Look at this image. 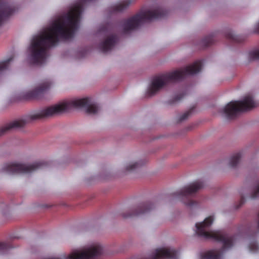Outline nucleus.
Instances as JSON below:
<instances>
[{"label": "nucleus", "instance_id": "28", "mask_svg": "<svg viewBox=\"0 0 259 259\" xmlns=\"http://www.w3.org/2000/svg\"><path fill=\"white\" fill-rule=\"evenodd\" d=\"M200 259H210V250L202 253Z\"/></svg>", "mask_w": 259, "mask_h": 259}, {"label": "nucleus", "instance_id": "21", "mask_svg": "<svg viewBox=\"0 0 259 259\" xmlns=\"http://www.w3.org/2000/svg\"><path fill=\"white\" fill-rule=\"evenodd\" d=\"M141 165H142V163L139 162L131 163L126 166V170L127 171H133L136 170V169L139 167Z\"/></svg>", "mask_w": 259, "mask_h": 259}, {"label": "nucleus", "instance_id": "3", "mask_svg": "<svg viewBox=\"0 0 259 259\" xmlns=\"http://www.w3.org/2000/svg\"><path fill=\"white\" fill-rule=\"evenodd\" d=\"M202 66L201 61L198 60L179 70L154 77L148 89L147 95L148 96H154L164 86L170 83L181 81L187 75L197 73L201 70Z\"/></svg>", "mask_w": 259, "mask_h": 259}, {"label": "nucleus", "instance_id": "6", "mask_svg": "<svg viewBox=\"0 0 259 259\" xmlns=\"http://www.w3.org/2000/svg\"><path fill=\"white\" fill-rule=\"evenodd\" d=\"M257 106V103L250 95L245 96L240 101H232L224 108L225 118L228 120L234 119L238 115L243 112L251 110Z\"/></svg>", "mask_w": 259, "mask_h": 259}, {"label": "nucleus", "instance_id": "12", "mask_svg": "<svg viewBox=\"0 0 259 259\" xmlns=\"http://www.w3.org/2000/svg\"><path fill=\"white\" fill-rule=\"evenodd\" d=\"M15 9L4 1L0 0V25L15 11Z\"/></svg>", "mask_w": 259, "mask_h": 259}, {"label": "nucleus", "instance_id": "27", "mask_svg": "<svg viewBox=\"0 0 259 259\" xmlns=\"http://www.w3.org/2000/svg\"><path fill=\"white\" fill-rule=\"evenodd\" d=\"M202 44L204 47L209 46L210 44V35H208L205 37L202 40Z\"/></svg>", "mask_w": 259, "mask_h": 259}, {"label": "nucleus", "instance_id": "11", "mask_svg": "<svg viewBox=\"0 0 259 259\" xmlns=\"http://www.w3.org/2000/svg\"><path fill=\"white\" fill-rule=\"evenodd\" d=\"M195 227V232L198 236L204 239L210 238V216L203 222L196 223Z\"/></svg>", "mask_w": 259, "mask_h": 259}, {"label": "nucleus", "instance_id": "15", "mask_svg": "<svg viewBox=\"0 0 259 259\" xmlns=\"http://www.w3.org/2000/svg\"><path fill=\"white\" fill-rule=\"evenodd\" d=\"M135 0H124L113 6L111 8V12H120L126 9Z\"/></svg>", "mask_w": 259, "mask_h": 259}, {"label": "nucleus", "instance_id": "23", "mask_svg": "<svg viewBox=\"0 0 259 259\" xmlns=\"http://www.w3.org/2000/svg\"><path fill=\"white\" fill-rule=\"evenodd\" d=\"M113 27L109 24H107L102 26L100 29V32H110L112 31Z\"/></svg>", "mask_w": 259, "mask_h": 259}, {"label": "nucleus", "instance_id": "2", "mask_svg": "<svg viewBox=\"0 0 259 259\" xmlns=\"http://www.w3.org/2000/svg\"><path fill=\"white\" fill-rule=\"evenodd\" d=\"M72 108H85L87 113L92 114H96L100 109L98 105L97 104L92 103L91 99L88 97L64 101L29 115L25 119L14 121L5 126L0 128V136L11 129L23 127L27 122L30 121L61 114L68 111Z\"/></svg>", "mask_w": 259, "mask_h": 259}, {"label": "nucleus", "instance_id": "32", "mask_svg": "<svg viewBox=\"0 0 259 259\" xmlns=\"http://www.w3.org/2000/svg\"><path fill=\"white\" fill-rule=\"evenodd\" d=\"M211 224L212 223V222H213V217L211 215Z\"/></svg>", "mask_w": 259, "mask_h": 259}, {"label": "nucleus", "instance_id": "31", "mask_svg": "<svg viewBox=\"0 0 259 259\" xmlns=\"http://www.w3.org/2000/svg\"><path fill=\"white\" fill-rule=\"evenodd\" d=\"M258 224H257V226H258V227L259 228V212H258Z\"/></svg>", "mask_w": 259, "mask_h": 259}, {"label": "nucleus", "instance_id": "20", "mask_svg": "<svg viewBox=\"0 0 259 259\" xmlns=\"http://www.w3.org/2000/svg\"><path fill=\"white\" fill-rule=\"evenodd\" d=\"M248 58L250 61L255 60H259V50L250 51L248 53Z\"/></svg>", "mask_w": 259, "mask_h": 259}, {"label": "nucleus", "instance_id": "17", "mask_svg": "<svg viewBox=\"0 0 259 259\" xmlns=\"http://www.w3.org/2000/svg\"><path fill=\"white\" fill-rule=\"evenodd\" d=\"M241 157V155L240 152L233 155L230 159L229 166L232 168L236 167L239 162Z\"/></svg>", "mask_w": 259, "mask_h": 259}, {"label": "nucleus", "instance_id": "14", "mask_svg": "<svg viewBox=\"0 0 259 259\" xmlns=\"http://www.w3.org/2000/svg\"><path fill=\"white\" fill-rule=\"evenodd\" d=\"M117 41L118 37L117 35L112 34L102 42L100 44L99 47L103 53H106L113 48Z\"/></svg>", "mask_w": 259, "mask_h": 259}, {"label": "nucleus", "instance_id": "22", "mask_svg": "<svg viewBox=\"0 0 259 259\" xmlns=\"http://www.w3.org/2000/svg\"><path fill=\"white\" fill-rule=\"evenodd\" d=\"M184 96L185 94L183 93H181L177 95L176 97L168 101L169 104L173 105L176 103L180 101L184 97Z\"/></svg>", "mask_w": 259, "mask_h": 259}, {"label": "nucleus", "instance_id": "16", "mask_svg": "<svg viewBox=\"0 0 259 259\" xmlns=\"http://www.w3.org/2000/svg\"><path fill=\"white\" fill-rule=\"evenodd\" d=\"M225 37L227 39L233 43H240L244 41L245 39L244 36L235 35L231 30H228L225 33Z\"/></svg>", "mask_w": 259, "mask_h": 259}, {"label": "nucleus", "instance_id": "10", "mask_svg": "<svg viewBox=\"0 0 259 259\" xmlns=\"http://www.w3.org/2000/svg\"><path fill=\"white\" fill-rule=\"evenodd\" d=\"M154 205L150 201H147L140 204L136 208L128 210L122 214L124 218L137 217L141 214H145L153 209Z\"/></svg>", "mask_w": 259, "mask_h": 259}, {"label": "nucleus", "instance_id": "9", "mask_svg": "<svg viewBox=\"0 0 259 259\" xmlns=\"http://www.w3.org/2000/svg\"><path fill=\"white\" fill-rule=\"evenodd\" d=\"M211 239H214L222 244V247L220 249H211V259H222L224 252L233 245V237L227 234L211 231Z\"/></svg>", "mask_w": 259, "mask_h": 259}, {"label": "nucleus", "instance_id": "4", "mask_svg": "<svg viewBox=\"0 0 259 259\" xmlns=\"http://www.w3.org/2000/svg\"><path fill=\"white\" fill-rule=\"evenodd\" d=\"M168 14V11L160 7L153 10H142L123 21V32L126 34L128 31L137 29L145 22L166 18Z\"/></svg>", "mask_w": 259, "mask_h": 259}, {"label": "nucleus", "instance_id": "1", "mask_svg": "<svg viewBox=\"0 0 259 259\" xmlns=\"http://www.w3.org/2000/svg\"><path fill=\"white\" fill-rule=\"evenodd\" d=\"M79 1L67 14L55 20L50 28L33 38L29 48L32 64H42L46 62L48 50L51 47L55 46L60 38L67 39L73 37L78 27L83 6L87 1Z\"/></svg>", "mask_w": 259, "mask_h": 259}, {"label": "nucleus", "instance_id": "13", "mask_svg": "<svg viewBox=\"0 0 259 259\" xmlns=\"http://www.w3.org/2000/svg\"><path fill=\"white\" fill-rule=\"evenodd\" d=\"M51 85V83L50 81H45L41 83L39 86L30 92L28 95L29 98L32 99H40L44 93L50 88Z\"/></svg>", "mask_w": 259, "mask_h": 259}, {"label": "nucleus", "instance_id": "29", "mask_svg": "<svg viewBox=\"0 0 259 259\" xmlns=\"http://www.w3.org/2000/svg\"><path fill=\"white\" fill-rule=\"evenodd\" d=\"M244 201H245V199H244V196H241L240 201V204L237 207L238 208L240 206H241L244 203Z\"/></svg>", "mask_w": 259, "mask_h": 259}, {"label": "nucleus", "instance_id": "26", "mask_svg": "<svg viewBox=\"0 0 259 259\" xmlns=\"http://www.w3.org/2000/svg\"><path fill=\"white\" fill-rule=\"evenodd\" d=\"M193 110V108L190 109L189 111L184 113L179 119V121H182L188 118L189 116L191 114V112Z\"/></svg>", "mask_w": 259, "mask_h": 259}, {"label": "nucleus", "instance_id": "5", "mask_svg": "<svg viewBox=\"0 0 259 259\" xmlns=\"http://www.w3.org/2000/svg\"><path fill=\"white\" fill-rule=\"evenodd\" d=\"M102 248L99 245L94 246L81 251H75L65 259H95L100 255ZM179 252L172 248H160L155 250L152 259H178Z\"/></svg>", "mask_w": 259, "mask_h": 259}, {"label": "nucleus", "instance_id": "18", "mask_svg": "<svg viewBox=\"0 0 259 259\" xmlns=\"http://www.w3.org/2000/svg\"><path fill=\"white\" fill-rule=\"evenodd\" d=\"M13 57H11L8 59L0 62V74L8 69L10 62L13 60Z\"/></svg>", "mask_w": 259, "mask_h": 259}, {"label": "nucleus", "instance_id": "25", "mask_svg": "<svg viewBox=\"0 0 259 259\" xmlns=\"http://www.w3.org/2000/svg\"><path fill=\"white\" fill-rule=\"evenodd\" d=\"M259 196V183L254 188L253 192L250 196V198L254 199Z\"/></svg>", "mask_w": 259, "mask_h": 259}, {"label": "nucleus", "instance_id": "19", "mask_svg": "<svg viewBox=\"0 0 259 259\" xmlns=\"http://www.w3.org/2000/svg\"><path fill=\"white\" fill-rule=\"evenodd\" d=\"M13 248L10 243L0 242V253H5L10 249Z\"/></svg>", "mask_w": 259, "mask_h": 259}, {"label": "nucleus", "instance_id": "30", "mask_svg": "<svg viewBox=\"0 0 259 259\" xmlns=\"http://www.w3.org/2000/svg\"><path fill=\"white\" fill-rule=\"evenodd\" d=\"M213 34L211 33V45L213 43Z\"/></svg>", "mask_w": 259, "mask_h": 259}, {"label": "nucleus", "instance_id": "24", "mask_svg": "<svg viewBox=\"0 0 259 259\" xmlns=\"http://www.w3.org/2000/svg\"><path fill=\"white\" fill-rule=\"evenodd\" d=\"M249 249L252 252H256L258 249V246L256 241H253L250 243Z\"/></svg>", "mask_w": 259, "mask_h": 259}, {"label": "nucleus", "instance_id": "8", "mask_svg": "<svg viewBox=\"0 0 259 259\" xmlns=\"http://www.w3.org/2000/svg\"><path fill=\"white\" fill-rule=\"evenodd\" d=\"M46 164L43 161L35 162L30 165L16 163H7L4 166L2 171L11 175L29 174L42 168Z\"/></svg>", "mask_w": 259, "mask_h": 259}, {"label": "nucleus", "instance_id": "7", "mask_svg": "<svg viewBox=\"0 0 259 259\" xmlns=\"http://www.w3.org/2000/svg\"><path fill=\"white\" fill-rule=\"evenodd\" d=\"M204 186L203 182L196 181L184 187L181 190L174 192L172 195L180 199L186 206L190 208H194L197 206L198 203L192 198Z\"/></svg>", "mask_w": 259, "mask_h": 259}]
</instances>
